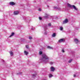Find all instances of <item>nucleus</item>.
<instances>
[{
	"label": "nucleus",
	"instance_id": "obj_1",
	"mask_svg": "<svg viewBox=\"0 0 80 80\" xmlns=\"http://www.w3.org/2000/svg\"><path fill=\"white\" fill-rule=\"evenodd\" d=\"M40 60H41L42 62H44V63H46L48 62H49V57L47 56L45 54H42V58H40Z\"/></svg>",
	"mask_w": 80,
	"mask_h": 80
},
{
	"label": "nucleus",
	"instance_id": "obj_2",
	"mask_svg": "<svg viewBox=\"0 0 80 80\" xmlns=\"http://www.w3.org/2000/svg\"><path fill=\"white\" fill-rule=\"evenodd\" d=\"M67 5L68 7H69V8H72L73 7V8H74V10H75L76 11L78 10V9L75 6L72 5L68 3L67 4Z\"/></svg>",
	"mask_w": 80,
	"mask_h": 80
},
{
	"label": "nucleus",
	"instance_id": "obj_3",
	"mask_svg": "<svg viewBox=\"0 0 80 80\" xmlns=\"http://www.w3.org/2000/svg\"><path fill=\"white\" fill-rule=\"evenodd\" d=\"M68 20L67 19H66L64 21H63V24H65V23H68Z\"/></svg>",
	"mask_w": 80,
	"mask_h": 80
},
{
	"label": "nucleus",
	"instance_id": "obj_4",
	"mask_svg": "<svg viewBox=\"0 0 80 80\" xmlns=\"http://www.w3.org/2000/svg\"><path fill=\"white\" fill-rule=\"evenodd\" d=\"M19 13V12L18 11H14L13 13V14L14 15H17Z\"/></svg>",
	"mask_w": 80,
	"mask_h": 80
},
{
	"label": "nucleus",
	"instance_id": "obj_5",
	"mask_svg": "<svg viewBox=\"0 0 80 80\" xmlns=\"http://www.w3.org/2000/svg\"><path fill=\"white\" fill-rule=\"evenodd\" d=\"M65 41V39H61L58 41L59 42H63Z\"/></svg>",
	"mask_w": 80,
	"mask_h": 80
},
{
	"label": "nucleus",
	"instance_id": "obj_6",
	"mask_svg": "<svg viewBox=\"0 0 80 80\" xmlns=\"http://www.w3.org/2000/svg\"><path fill=\"white\" fill-rule=\"evenodd\" d=\"M50 69L51 71H52V72H53V71L55 70V68H53V67H51Z\"/></svg>",
	"mask_w": 80,
	"mask_h": 80
},
{
	"label": "nucleus",
	"instance_id": "obj_7",
	"mask_svg": "<svg viewBox=\"0 0 80 80\" xmlns=\"http://www.w3.org/2000/svg\"><path fill=\"white\" fill-rule=\"evenodd\" d=\"M9 4L10 5H14L15 3L13 2H11L9 3Z\"/></svg>",
	"mask_w": 80,
	"mask_h": 80
},
{
	"label": "nucleus",
	"instance_id": "obj_8",
	"mask_svg": "<svg viewBox=\"0 0 80 80\" xmlns=\"http://www.w3.org/2000/svg\"><path fill=\"white\" fill-rule=\"evenodd\" d=\"M54 9H57V10H61V8H57V7H54Z\"/></svg>",
	"mask_w": 80,
	"mask_h": 80
},
{
	"label": "nucleus",
	"instance_id": "obj_9",
	"mask_svg": "<svg viewBox=\"0 0 80 80\" xmlns=\"http://www.w3.org/2000/svg\"><path fill=\"white\" fill-rule=\"evenodd\" d=\"M74 42H75L76 43H78V40L77 39H75L74 40Z\"/></svg>",
	"mask_w": 80,
	"mask_h": 80
},
{
	"label": "nucleus",
	"instance_id": "obj_10",
	"mask_svg": "<svg viewBox=\"0 0 80 80\" xmlns=\"http://www.w3.org/2000/svg\"><path fill=\"white\" fill-rule=\"evenodd\" d=\"M9 53L10 54L11 56H13V53L12 51H11L9 52Z\"/></svg>",
	"mask_w": 80,
	"mask_h": 80
},
{
	"label": "nucleus",
	"instance_id": "obj_11",
	"mask_svg": "<svg viewBox=\"0 0 80 80\" xmlns=\"http://www.w3.org/2000/svg\"><path fill=\"white\" fill-rule=\"evenodd\" d=\"M24 53L25 54V55H28V52L26 51H24Z\"/></svg>",
	"mask_w": 80,
	"mask_h": 80
},
{
	"label": "nucleus",
	"instance_id": "obj_12",
	"mask_svg": "<svg viewBox=\"0 0 80 80\" xmlns=\"http://www.w3.org/2000/svg\"><path fill=\"white\" fill-rule=\"evenodd\" d=\"M48 16H49L48 15L46 14L44 17H45V18H48Z\"/></svg>",
	"mask_w": 80,
	"mask_h": 80
},
{
	"label": "nucleus",
	"instance_id": "obj_13",
	"mask_svg": "<svg viewBox=\"0 0 80 80\" xmlns=\"http://www.w3.org/2000/svg\"><path fill=\"white\" fill-rule=\"evenodd\" d=\"M56 36V34L55 33H53L52 35V37H55Z\"/></svg>",
	"mask_w": 80,
	"mask_h": 80
},
{
	"label": "nucleus",
	"instance_id": "obj_14",
	"mask_svg": "<svg viewBox=\"0 0 80 80\" xmlns=\"http://www.w3.org/2000/svg\"><path fill=\"white\" fill-rule=\"evenodd\" d=\"M14 34H15L14 32L12 33L11 35L9 36L10 37H12V36H13V35H14Z\"/></svg>",
	"mask_w": 80,
	"mask_h": 80
},
{
	"label": "nucleus",
	"instance_id": "obj_15",
	"mask_svg": "<svg viewBox=\"0 0 80 80\" xmlns=\"http://www.w3.org/2000/svg\"><path fill=\"white\" fill-rule=\"evenodd\" d=\"M63 27H60V30H61V31H62V30H63Z\"/></svg>",
	"mask_w": 80,
	"mask_h": 80
},
{
	"label": "nucleus",
	"instance_id": "obj_16",
	"mask_svg": "<svg viewBox=\"0 0 80 80\" xmlns=\"http://www.w3.org/2000/svg\"><path fill=\"white\" fill-rule=\"evenodd\" d=\"M48 48H49V49H53V48L50 46H48Z\"/></svg>",
	"mask_w": 80,
	"mask_h": 80
},
{
	"label": "nucleus",
	"instance_id": "obj_17",
	"mask_svg": "<svg viewBox=\"0 0 80 80\" xmlns=\"http://www.w3.org/2000/svg\"><path fill=\"white\" fill-rule=\"evenodd\" d=\"M49 78H51V77H53V75H52L51 74H50L49 75Z\"/></svg>",
	"mask_w": 80,
	"mask_h": 80
},
{
	"label": "nucleus",
	"instance_id": "obj_18",
	"mask_svg": "<svg viewBox=\"0 0 80 80\" xmlns=\"http://www.w3.org/2000/svg\"><path fill=\"white\" fill-rule=\"evenodd\" d=\"M72 62V59H71L68 61V63H71Z\"/></svg>",
	"mask_w": 80,
	"mask_h": 80
},
{
	"label": "nucleus",
	"instance_id": "obj_19",
	"mask_svg": "<svg viewBox=\"0 0 80 80\" xmlns=\"http://www.w3.org/2000/svg\"><path fill=\"white\" fill-rule=\"evenodd\" d=\"M39 55H42V51H40L39 52Z\"/></svg>",
	"mask_w": 80,
	"mask_h": 80
},
{
	"label": "nucleus",
	"instance_id": "obj_20",
	"mask_svg": "<svg viewBox=\"0 0 80 80\" xmlns=\"http://www.w3.org/2000/svg\"><path fill=\"white\" fill-rule=\"evenodd\" d=\"M29 39L30 40H31V39H32V37L30 36L29 37Z\"/></svg>",
	"mask_w": 80,
	"mask_h": 80
},
{
	"label": "nucleus",
	"instance_id": "obj_21",
	"mask_svg": "<svg viewBox=\"0 0 80 80\" xmlns=\"http://www.w3.org/2000/svg\"><path fill=\"white\" fill-rule=\"evenodd\" d=\"M53 62H50V65H52V64H53Z\"/></svg>",
	"mask_w": 80,
	"mask_h": 80
},
{
	"label": "nucleus",
	"instance_id": "obj_22",
	"mask_svg": "<svg viewBox=\"0 0 80 80\" xmlns=\"http://www.w3.org/2000/svg\"><path fill=\"white\" fill-rule=\"evenodd\" d=\"M26 47L27 48H28V45H26Z\"/></svg>",
	"mask_w": 80,
	"mask_h": 80
},
{
	"label": "nucleus",
	"instance_id": "obj_23",
	"mask_svg": "<svg viewBox=\"0 0 80 80\" xmlns=\"http://www.w3.org/2000/svg\"><path fill=\"white\" fill-rule=\"evenodd\" d=\"M45 32H44V34L45 35H47V32L45 30H44Z\"/></svg>",
	"mask_w": 80,
	"mask_h": 80
},
{
	"label": "nucleus",
	"instance_id": "obj_24",
	"mask_svg": "<svg viewBox=\"0 0 80 80\" xmlns=\"http://www.w3.org/2000/svg\"><path fill=\"white\" fill-rule=\"evenodd\" d=\"M18 75H22V72L19 73H17Z\"/></svg>",
	"mask_w": 80,
	"mask_h": 80
},
{
	"label": "nucleus",
	"instance_id": "obj_25",
	"mask_svg": "<svg viewBox=\"0 0 80 80\" xmlns=\"http://www.w3.org/2000/svg\"><path fill=\"white\" fill-rule=\"evenodd\" d=\"M38 10L40 12H41L42 11V9L41 8H39Z\"/></svg>",
	"mask_w": 80,
	"mask_h": 80
},
{
	"label": "nucleus",
	"instance_id": "obj_26",
	"mask_svg": "<svg viewBox=\"0 0 80 80\" xmlns=\"http://www.w3.org/2000/svg\"><path fill=\"white\" fill-rule=\"evenodd\" d=\"M48 26L50 27V26H51V24L50 23H49L48 24Z\"/></svg>",
	"mask_w": 80,
	"mask_h": 80
},
{
	"label": "nucleus",
	"instance_id": "obj_27",
	"mask_svg": "<svg viewBox=\"0 0 80 80\" xmlns=\"http://www.w3.org/2000/svg\"><path fill=\"white\" fill-rule=\"evenodd\" d=\"M35 76H36V75L33 74V75H32V77H35Z\"/></svg>",
	"mask_w": 80,
	"mask_h": 80
},
{
	"label": "nucleus",
	"instance_id": "obj_28",
	"mask_svg": "<svg viewBox=\"0 0 80 80\" xmlns=\"http://www.w3.org/2000/svg\"><path fill=\"white\" fill-rule=\"evenodd\" d=\"M39 20H42V18H41L40 17H39Z\"/></svg>",
	"mask_w": 80,
	"mask_h": 80
},
{
	"label": "nucleus",
	"instance_id": "obj_29",
	"mask_svg": "<svg viewBox=\"0 0 80 80\" xmlns=\"http://www.w3.org/2000/svg\"><path fill=\"white\" fill-rule=\"evenodd\" d=\"M62 52H65V51H64V50L63 49H62Z\"/></svg>",
	"mask_w": 80,
	"mask_h": 80
},
{
	"label": "nucleus",
	"instance_id": "obj_30",
	"mask_svg": "<svg viewBox=\"0 0 80 80\" xmlns=\"http://www.w3.org/2000/svg\"><path fill=\"white\" fill-rule=\"evenodd\" d=\"M73 77H76V75H75V74H74V75H73Z\"/></svg>",
	"mask_w": 80,
	"mask_h": 80
},
{
	"label": "nucleus",
	"instance_id": "obj_31",
	"mask_svg": "<svg viewBox=\"0 0 80 80\" xmlns=\"http://www.w3.org/2000/svg\"><path fill=\"white\" fill-rule=\"evenodd\" d=\"M46 29H47V27H46L45 29H44V30H46Z\"/></svg>",
	"mask_w": 80,
	"mask_h": 80
},
{
	"label": "nucleus",
	"instance_id": "obj_32",
	"mask_svg": "<svg viewBox=\"0 0 80 80\" xmlns=\"http://www.w3.org/2000/svg\"><path fill=\"white\" fill-rule=\"evenodd\" d=\"M32 30H33V28H32Z\"/></svg>",
	"mask_w": 80,
	"mask_h": 80
},
{
	"label": "nucleus",
	"instance_id": "obj_33",
	"mask_svg": "<svg viewBox=\"0 0 80 80\" xmlns=\"http://www.w3.org/2000/svg\"><path fill=\"white\" fill-rule=\"evenodd\" d=\"M48 7H49V6H48Z\"/></svg>",
	"mask_w": 80,
	"mask_h": 80
}]
</instances>
